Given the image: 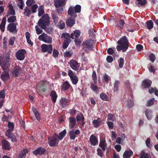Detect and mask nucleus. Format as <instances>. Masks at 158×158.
Returning a JSON list of instances; mask_svg holds the SVG:
<instances>
[{"instance_id":"obj_1","label":"nucleus","mask_w":158,"mask_h":158,"mask_svg":"<svg viewBox=\"0 0 158 158\" xmlns=\"http://www.w3.org/2000/svg\"><path fill=\"white\" fill-rule=\"evenodd\" d=\"M10 60V56L9 54L6 53L3 56H0V65L4 71L0 75L1 79L4 82L7 81L10 77L8 71Z\"/></svg>"},{"instance_id":"obj_2","label":"nucleus","mask_w":158,"mask_h":158,"mask_svg":"<svg viewBox=\"0 0 158 158\" xmlns=\"http://www.w3.org/2000/svg\"><path fill=\"white\" fill-rule=\"evenodd\" d=\"M117 43L119 44L116 47L118 51H120L122 50L123 52L126 51L128 48V40L126 36L122 37L118 42Z\"/></svg>"},{"instance_id":"obj_3","label":"nucleus","mask_w":158,"mask_h":158,"mask_svg":"<svg viewBox=\"0 0 158 158\" xmlns=\"http://www.w3.org/2000/svg\"><path fill=\"white\" fill-rule=\"evenodd\" d=\"M49 23L48 16L47 14H45L40 19L38 24L41 28L44 29L45 27L49 25Z\"/></svg>"},{"instance_id":"obj_4","label":"nucleus","mask_w":158,"mask_h":158,"mask_svg":"<svg viewBox=\"0 0 158 158\" xmlns=\"http://www.w3.org/2000/svg\"><path fill=\"white\" fill-rule=\"evenodd\" d=\"M94 40L89 39L84 41L82 44L84 49L87 52L93 50Z\"/></svg>"},{"instance_id":"obj_5","label":"nucleus","mask_w":158,"mask_h":158,"mask_svg":"<svg viewBox=\"0 0 158 158\" xmlns=\"http://www.w3.org/2000/svg\"><path fill=\"white\" fill-rule=\"evenodd\" d=\"M58 135L56 134H54L50 138H48V143L51 147H54L56 146L58 143Z\"/></svg>"},{"instance_id":"obj_6","label":"nucleus","mask_w":158,"mask_h":158,"mask_svg":"<svg viewBox=\"0 0 158 158\" xmlns=\"http://www.w3.org/2000/svg\"><path fill=\"white\" fill-rule=\"evenodd\" d=\"M41 48L42 52H47L49 54H51L53 51V48L51 44H43L41 46Z\"/></svg>"},{"instance_id":"obj_7","label":"nucleus","mask_w":158,"mask_h":158,"mask_svg":"<svg viewBox=\"0 0 158 158\" xmlns=\"http://www.w3.org/2000/svg\"><path fill=\"white\" fill-rule=\"evenodd\" d=\"M40 40L48 44H51L52 42V38L46 34L43 33L38 37Z\"/></svg>"},{"instance_id":"obj_8","label":"nucleus","mask_w":158,"mask_h":158,"mask_svg":"<svg viewBox=\"0 0 158 158\" xmlns=\"http://www.w3.org/2000/svg\"><path fill=\"white\" fill-rule=\"evenodd\" d=\"M18 24L17 22L9 23L7 27V31L13 34L16 33L17 32L16 26Z\"/></svg>"},{"instance_id":"obj_9","label":"nucleus","mask_w":158,"mask_h":158,"mask_svg":"<svg viewBox=\"0 0 158 158\" xmlns=\"http://www.w3.org/2000/svg\"><path fill=\"white\" fill-rule=\"evenodd\" d=\"M26 53V51L24 49L19 50L15 53V57L18 60H22L24 59Z\"/></svg>"},{"instance_id":"obj_10","label":"nucleus","mask_w":158,"mask_h":158,"mask_svg":"<svg viewBox=\"0 0 158 158\" xmlns=\"http://www.w3.org/2000/svg\"><path fill=\"white\" fill-rule=\"evenodd\" d=\"M68 75L70 77L72 83L74 85H76L78 81L77 76L73 73L72 71L70 69L68 70Z\"/></svg>"},{"instance_id":"obj_11","label":"nucleus","mask_w":158,"mask_h":158,"mask_svg":"<svg viewBox=\"0 0 158 158\" xmlns=\"http://www.w3.org/2000/svg\"><path fill=\"white\" fill-rule=\"evenodd\" d=\"M70 66L73 69L77 71L78 70L80 65L77 61L72 60L70 61Z\"/></svg>"},{"instance_id":"obj_12","label":"nucleus","mask_w":158,"mask_h":158,"mask_svg":"<svg viewBox=\"0 0 158 158\" xmlns=\"http://www.w3.org/2000/svg\"><path fill=\"white\" fill-rule=\"evenodd\" d=\"M80 133V131L79 130H72L69 131L70 139L71 140L74 139L76 137V135H79Z\"/></svg>"},{"instance_id":"obj_13","label":"nucleus","mask_w":158,"mask_h":158,"mask_svg":"<svg viewBox=\"0 0 158 158\" xmlns=\"http://www.w3.org/2000/svg\"><path fill=\"white\" fill-rule=\"evenodd\" d=\"M46 152V149L42 147H40L38 148L37 149L35 150L32 152L33 154L35 155H42L45 153Z\"/></svg>"},{"instance_id":"obj_14","label":"nucleus","mask_w":158,"mask_h":158,"mask_svg":"<svg viewBox=\"0 0 158 158\" xmlns=\"http://www.w3.org/2000/svg\"><path fill=\"white\" fill-rule=\"evenodd\" d=\"M12 74L15 77H18L21 75V68L19 66H16L12 71Z\"/></svg>"},{"instance_id":"obj_15","label":"nucleus","mask_w":158,"mask_h":158,"mask_svg":"<svg viewBox=\"0 0 158 158\" xmlns=\"http://www.w3.org/2000/svg\"><path fill=\"white\" fill-rule=\"evenodd\" d=\"M66 4L65 0H55L54 5L55 7H63Z\"/></svg>"},{"instance_id":"obj_16","label":"nucleus","mask_w":158,"mask_h":158,"mask_svg":"<svg viewBox=\"0 0 158 158\" xmlns=\"http://www.w3.org/2000/svg\"><path fill=\"white\" fill-rule=\"evenodd\" d=\"M2 148L5 150H10V143L6 139H3L2 141Z\"/></svg>"},{"instance_id":"obj_17","label":"nucleus","mask_w":158,"mask_h":158,"mask_svg":"<svg viewBox=\"0 0 158 158\" xmlns=\"http://www.w3.org/2000/svg\"><path fill=\"white\" fill-rule=\"evenodd\" d=\"M97 138L94 135H92L89 138V142L93 146H95L98 143Z\"/></svg>"},{"instance_id":"obj_18","label":"nucleus","mask_w":158,"mask_h":158,"mask_svg":"<svg viewBox=\"0 0 158 158\" xmlns=\"http://www.w3.org/2000/svg\"><path fill=\"white\" fill-rule=\"evenodd\" d=\"M102 121L100 118H98L97 119H94L92 121V123L94 127L98 128L102 124Z\"/></svg>"},{"instance_id":"obj_19","label":"nucleus","mask_w":158,"mask_h":158,"mask_svg":"<svg viewBox=\"0 0 158 158\" xmlns=\"http://www.w3.org/2000/svg\"><path fill=\"white\" fill-rule=\"evenodd\" d=\"M69 126L71 129H73L76 124V120L74 117H70L69 118Z\"/></svg>"},{"instance_id":"obj_20","label":"nucleus","mask_w":158,"mask_h":158,"mask_svg":"<svg viewBox=\"0 0 158 158\" xmlns=\"http://www.w3.org/2000/svg\"><path fill=\"white\" fill-rule=\"evenodd\" d=\"M152 81L148 79H146L143 81L142 83L143 86L146 88H148L150 86Z\"/></svg>"},{"instance_id":"obj_21","label":"nucleus","mask_w":158,"mask_h":158,"mask_svg":"<svg viewBox=\"0 0 158 158\" xmlns=\"http://www.w3.org/2000/svg\"><path fill=\"white\" fill-rule=\"evenodd\" d=\"M107 144L106 143L105 139H101L100 141L99 146L101 148L102 150L104 152L106 148L107 147Z\"/></svg>"},{"instance_id":"obj_22","label":"nucleus","mask_w":158,"mask_h":158,"mask_svg":"<svg viewBox=\"0 0 158 158\" xmlns=\"http://www.w3.org/2000/svg\"><path fill=\"white\" fill-rule=\"evenodd\" d=\"M133 155V152L131 150H126L124 153L123 156L124 158H130Z\"/></svg>"},{"instance_id":"obj_23","label":"nucleus","mask_w":158,"mask_h":158,"mask_svg":"<svg viewBox=\"0 0 158 158\" xmlns=\"http://www.w3.org/2000/svg\"><path fill=\"white\" fill-rule=\"evenodd\" d=\"M50 96L52 102L55 103L57 98V95L56 92L54 90H52L50 93Z\"/></svg>"},{"instance_id":"obj_24","label":"nucleus","mask_w":158,"mask_h":158,"mask_svg":"<svg viewBox=\"0 0 158 158\" xmlns=\"http://www.w3.org/2000/svg\"><path fill=\"white\" fill-rule=\"evenodd\" d=\"M81 33L80 30H76L73 31V32L71 33L70 37L73 39L77 38L80 36Z\"/></svg>"},{"instance_id":"obj_25","label":"nucleus","mask_w":158,"mask_h":158,"mask_svg":"<svg viewBox=\"0 0 158 158\" xmlns=\"http://www.w3.org/2000/svg\"><path fill=\"white\" fill-rule=\"evenodd\" d=\"M44 81L42 82L40 85L39 87V89L40 92H45L47 90V86L45 85Z\"/></svg>"},{"instance_id":"obj_26","label":"nucleus","mask_w":158,"mask_h":158,"mask_svg":"<svg viewBox=\"0 0 158 158\" xmlns=\"http://www.w3.org/2000/svg\"><path fill=\"white\" fill-rule=\"evenodd\" d=\"M60 106L62 107L66 106L68 103V100L64 98H62L60 100Z\"/></svg>"},{"instance_id":"obj_27","label":"nucleus","mask_w":158,"mask_h":158,"mask_svg":"<svg viewBox=\"0 0 158 158\" xmlns=\"http://www.w3.org/2000/svg\"><path fill=\"white\" fill-rule=\"evenodd\" d=\"M66 24L68 26L72 27L75 24V21L72 19V17H70L68 18L66 21Z\"/></svg>"},{"instance_id":"obj_28","label":"nucleus","mask_w":158,"mask_h":158,"mask_svg":"<svg viewBox=\"0 0 158 158\" xmlns=\"http://www.w3.org/2000/svg\"><path fill=\"white\" fill-rule=\"evenodd\" d=\"M120 83V81L118 80H116L114 84L113 88L114 92L117 93L118 91L119 86Z\"/></svg>"},{"instance_id":"obj_29","label":"nucleus","mask_w":158,"mask_h":158,"mask_svg":"<svg viewBox=\"0 0 158 158\" xmlns=\"http://www.w3.org/2000/svg\"><path fill=\"white\" fill-rule=\"evenodd\" d=\"M153 23L151 20H149L145 23V27L149 30H151L153 27Z\"/></svg>"},{"instance_id":"obj_30","label":"nucleus","mask_w":158,"mask_h":158,"mask_svg":"<svg viewBox=\"0 0 158 158\" xmlns=\"http://www.w3.org/2000/svg\"><path fill=\"white\" fill-rule=\"evenodd\" d=\"M30 7L26 6L24 10V15L27 17H29L31 15V11L30 9L29 8Z\"/></svg>"},{"instance_id":"obj_31","label":"nucleus","mask_w":158,"mask_h":158,"mask_svg":"<svg viewBox=\"0 0 158 158\" xmlns=\"http://www.w3.org/2000/svg\"><path fill=\"white\" fill-rule=\"evenodd\" d=\"M59 15L58 13H53L52 14V18L53 20V21L55 24L58 23L59 20Z\"/></svg>"},{"instance_id":"obj_32","label":"nucleus","mask_w":158,"mask_h":158,"mask_svg":"<svg viewBox=\"0 0 158 158\" xmlns=\"http://www.w3.org/2000/svg\"><path fill=\"white\" fill-rule=\"evenodd\" d=\"M139 158H151V156L149 153H145L144 151L142 150L140 152Z\"/></svg>"},{"instance_id":"obj_33","label":"nucleus","mask_w":158,"mask_h":158,"mask_svg":"<svg viewBox=\"0 0 158 158\" xmlns=\"http://www.w3.org/2000/svg\"><path fill=\"white\" fill-rule=\"evenodd\" d=\"M75 12L74 7L73 6H70L68 10V14L71 17L75 15Z\"/></svg>"},{"instance_id":"obj_34","label":"nucleus","mask_w":158,"mask_h":158,"mask_svg":"<svg viewBox=\"0 0 158 158\" xmlns=\"http://www.w3.org/2000/svg\"><path fill=\"white\" fill-rule=\"evenodd\" d=\"M16 21V17L14 15L10 16L7 19V22L9 23H15Z\"/></svg>"},{"instance_id":"obj_35","label":"nucleus","mask_w":158,"mask_h":158,"mask_svg":"<svg viewBox=\"0 0 158 158\" xmlns=\"http://www.w3.org/2000/svg\"><path fill=\"white\" fill-rule=\"evenodd\" d=\"M25 35L27 43L31 45H33V43L31 42L30 39V33L28 32H26L25 33Z\"/></svg>"},{"instance_id":"obj_36","label":"nucleus","mask_w":158,"mask_h":158,"mask_svg":"<svg viewBox=\"0 0 158 158\" xmlns=\"http://www.w3.org/2000/svg\"><path fill=\"white\" fill-rule=\"evenodd\" d=\"M70 86V84L69 83L68 81H65L63 84L61 86L62 87L63 90H66L68 89Z\"/></svg>"},{"instance_id":"obj_37","label":"nucleus","mask_w":158,"mask_h":158,"mask_svg":"<svg viewBox=\"0 0 158 158\" xmlns=\"http://www.w3.org/2000/svg\"><path fill=\"white\" fill-rule=\"evenodd\" d=\"M145 115L148 120H151L152 117L151 111L147 109L145 112Z\"/></svg>"},{"instance_id":"obj_38","label":"nucleus","mask_w":158,"mask_h":158,"mask_svg":"<svg viewBox=\"0 0 158 158\" xmlns=\"http://www.w3.org/2000/svg\"><path fill=\"white\" fill-rule=\"evenodd\" d=\"M70 39H65L63 44V48L64 49H65L68 46L70 42Z\"/></svg>"},{"instance_id":"obj_39","label":"nucleus","mask_w":158,"mask_h":158,"mask_svg":"<svg viewBox=\"0 0 158 158\" xmlns=\"http://www.w3.org/2000/svg\"><path fill=\"white\" fill-rule=\"evenodd\" d=\"M76 119L77 121H83L85 120V118L83 114L81 113H80L78 114L76 117Z\"/></svg>"},{"instance_id":"obj_40","label":"nucleus","mask_w":158,"mask_h":158,"mask_svg":"<svg viewBox=\"0 0 158 158\" xmlns=\"http://www.w3.org/2000/svg\"><path fill=\"white\" fill-rule=\"evenodd\" d=\"M66 130H64L63 131L61 132L59 134L58 138L59 139L62 140L63 137L66 135Z\"/></svg>"},{"instance_id":"obj_41","label":"nucleus","mask_w":158,"mask_h":158,"mask_svg":"<svg viewBox=\"0 0 158 158\" xmlns=\"http://www.w3.org/2000/svg\"><path fill=\"white\" fill-rule=\"evenodd\" d=\"M30 7L31 8L30 9L33 13H35L37 11V10L38 8V6L37 4H35L31 5Z\"/></svg>"},{"instance_id":"obj_42","label":"nucleus","mask_w":158,"mask_h":158,"mask_svg":"<svg viewBox=\"0 0 158 158\" xmlns=\"http://www.w3.org/2000/svg\"><path fill=\"white\" fill-rule=\"evenodd\" d=\"M13 131L7 130L5 133V135L9 138H12L14 136V134L12 132Z\"/></svg>"},{"instance_id":"obj_43","label":"nucleus","mask_w":158,"mask_h":158,"mask_svg":"<svg viewBox=\"0 0 158 158\" xmlns=\"http://www.w3.org/2000/svg\"><path fill=\"white\" fill-rule=\"evenodd\" d=\"M90 87L92 90L95 92H97L98 87V86L94 85L93 83H91L90 85Z\"/></svg>"},{"instance_id":"obj_44","label":"nucleus","mask_w":158,"mask_h":158,"mask_svg":"<svg viewBox=\"0 0 158 158\" xmlns=\"http://www.w3.org/2000/svg\"><path fill=\"white\" fill-rule=\"evenodd\" d=\"M100 97L102 100L104 101H108V99L107 95L104 93H102L100 94Z\"/></svg>"},{"instance_id":"obj_45","label":"nucleus","mask_w":158,"mask_h":158,"mask_svg":"<svg viewBox=\"0 0 158 158\" xmlns=\"http://www.w3.org/2000/svg\"><path fill=\"white\" fill-rule=\"evenodd\" d=\"M44 13V11L42 6H40L38 9V16L41 17Z\"/></svg>"},{"instance_id":"obj_46","label":"nucleus","mask_w":158,"mask_h":158,"mask_svg":"<svg viewBox=\"0 0 158 158\" xmlns=\"http://www.w3.org/2000/svg\"><path fill=\"white\" fill-rule=\"evenodd\" d=\"M15 15V12L14 10H9L7 11L6 16L8 17L10 15Z\"/></svg>"},{"instance_id":"obj_47","label":"nucleus","mask_w":158,"mask_h":158,"mask_svg":"<svg viewBox=\"0 0 158 158\" xmlns=\"http://www.w3.org/2000/svg\"><path fill=\"white\" fill-rule=\"evenodd\" d=\"M154 101L155 99L154 98H152L149 100L147 102V106H150L154 105Z\"/></svg>"},{"instance_id":"obj_48","label":"nucleus","mask_w":158,"mask_h":158,"mask_svg":"<svg viewBox=\"0 0 158 158\" xmlns=\"http://www.w3.org/2000/svg\"><path fill=\"white\" fill-rule=\"evenodd\" d=\"M124 64V59L123 58L121 57L118 62L119 67L121 69L123 68Z\"/></svg>"},{"instance_id":"obj_49","label":"nucleus","mask_w":158,"mask_h":158,"mask_svg":"<svg viewBox=\"0 0 158 158\" xmlns=\"http://www.w3.org/2000/svg\"><path fill=\"white\" fill-rule=\"evenodd\" d=\"M7 127L9 128L8 130L13 131L14 127V125L13 123L9 122L8 123Z\"/></svg>"},{"instance_id":"obj_50","label":"nucleus","mask_w":158,"mask_h":158,"mask_svg":"<svg viewBox=\"0 0 158 158\" xmlns=\"http://www.w3.org/2000/svg\"><path fill=\"white\" fill-rule=\"evenodd\" d=\"M81 6L79 5H77L74 8L75 13H79L81 11Z\"/></svg>"},{"instance_id":"obj_51","label":"nucleus","mask_w":158,"mask_h":158,"mask_svg":"<svg viewBox=\"0 0 158 158\" xmlns=\"http://www.w3.org/2000/svg\"><path fill=\"white\" fill-rule=\"evenodd\" d=\"M97 155L100 156L101 157H102L103 155V153L104 152L102 149H101L100 148H98L97 149Z\"/></svg>"},{"instance_id":"obj_52","label":"nucleus","mask_w":158,"mask_h":158,"mask_svg":"<svg viewBox=\"0 0 158 158\" xmlns=\"http://www.w3.org/2000/svg\"><path fill=\"white\" fill-rule=\"evenodd\" d=\"M35 2L34 0H27L26 2V4L27 6L30 7Z\"/></svg>"},{"instance_id":"obj_53","label":"nucleus","mask_w":158,"mask_h":158,"mask_svg":"<svg viewBox=\"0 0 158 158\" xmlns=\"http://www.w3.org/2000/svg\"><path fill=\"white\" fill-rule=\"evenodd\" d=\"M124 23V21L123 20L121 19L118 22V26L121 29H123V25Z\"/></svg>"},{"instance_id":"obj_54","label":"nucleus","mask_w":158,"mask_h":158,"mask_svg":"<svg viewBox=\"0 0 158 158\" xmlns=\"http://www.w3.org/2000/svg\"><path fill=\"white\" fill-rule=\"evenodd\" d=\"M52 56L55 58L58 57L59 52L58 51L55 49H53Z\"/></svg>"},{"instance_id":"obj_55","label":"nucleus","mask_w":158,"mask_h":158,"mask_svg":"<svg viewBox=\"0 0 158 158\" xmlns=\"http://www.w3.org/2000/svg\"><path fill=\"white\" fill-rule=\"evenodd\" d=\"M92 77L94 81V83H96L97 82V77L96 75V73L95 71H94L93 72Z\"/></svg>"},{"instance_id":"obj_56","label":"nucleus","mask_w":158,"mask_h":158,"mask_svg":"<svg viewBox=\"0 0 158 158\" xmlns=\"http://www.w3.org/2000/svg\"><path fill=\"white\" fill-rule=\"evenodd\" d=\"M94 30L91 29L88 31V33L89 34V36L91 37H94L95 34L94 33Z\"/></svg>"},{"instance_id":"obj_57","label":"nucleus","mask_w":158,"mask_h":158,"mask_svg":"<svg viewBox=\"0 0 158 158\" xmlns=\"http://www.w3.org/2000/svg\"><path fill=\"white\" fill-rule=\"evenodd\" d=\"M5 92L4 90H2L0 91V99H2L3 101H4V99L5 96Z\"/></svg>"},{"instance_id":"obj_58","label":"nucleus","mask_w":158,"mask_h":158,"mask_svg":"<svg viewBox=\"0 0 158 158\" xmlns=\"http://www.w3.org/2000/svg\"><path fill=\"white\" fill-rule=\"evenodd\" d=\"M20 2V5L18 4V6H19V8L21 10L23 9V7L24 5V4L23 1V0H18Z\"/></svg>"},{"instance_id":"obj_59","label":"nucleus","mask_w":158,"mask_h":158,"mask_svg":"<svg viewBox=\"0 0 158 158\" xmlns=\"http://www.w3.org/2000/svg\"><path fill=\"white\" fill-rule=\"evenodd\" d=\"M15 40L16 37L14 36L10 38L9 40V44L10 45H13L14 44L15 41Z\"/></svg>"},{"instance_id":"obj_60","label":"nucleus","mask_w":158,"mask_h":158,"mask_svg":"<svg viewBox=\"0 0 158 158\" xmlns=\"http://www.w3.org/2000/svg\"><path fill=\"white\" fill-rule=\"evenodd\" d=\"M150 60L152 62H153L155 60L156 57L155 55L152 53H151L149 56Z\"/></svg>"},{"instance_id":"obj_61","label":"nucleus","mask_w":158,"mask_h":158,"mask_svg":"<svg viewBox=\"0 0 158 158\" xmlns=\"http://www.w3.org/2000/svg\"><path fill=\"white\" fill-rule=\"evenodd\" d=\"M62 37L64 38L65 39H70V38L71 37L69 33H63L62 34Z\"/></svg>"},{"instance_id":"obj_62","label":"nucleus","mask_w":158,"mask_h":158,"mask_svg":"<svg viewBox=\"0 0 158 158\" xmlns=\"http://www.w3.org/2000/svg\"><path fill=\"white\" fill-rule=\"evenodd\" d=\"M107 123L109 129H112L114 127V123L110 121L107 122Z\"/></svg>"},{"instance_id":"obj_63","label":"nucleus","mask_w":158,"mask_h":158,"mask_svg":"<svg viewBox=\"0 0 158 158\" xmlns=\"http://www.w3.org/2000/svg\"><path fill=\"white\" fill-rule=\"evenodd\" d=\"M36 33L38 35L41 34L43 32V30L39 28L37 26L35 27Z\"/></svg>"},{"instance_id":"obj_64","label":"nucleus","mask_w":158,"mask_h":158,"mask_svg":"<svg viewBox=\"0 0 158 158\" xmlns=\"http://www.w3.org/2000/svg\"><path fill=\"white\" fill-rule=\"evenodd\" d=\"M106 61L109 63H111L113 61V57L111 56H108L106 57Z\"/></svg>"}]
</instances>
